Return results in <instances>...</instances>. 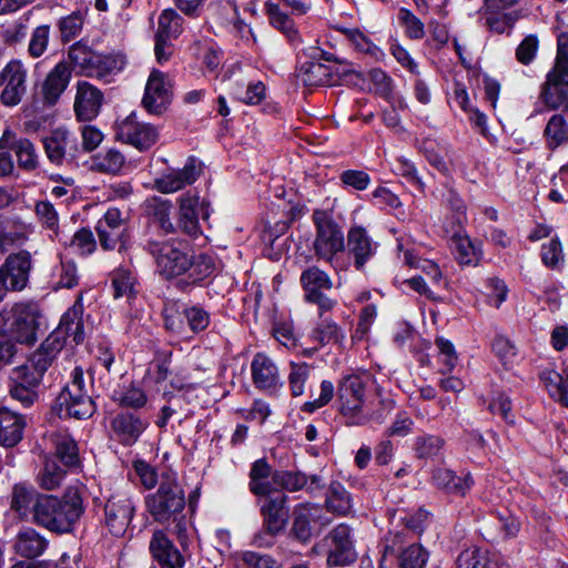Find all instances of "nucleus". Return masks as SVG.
I'll list each match as a JSON object with an SVG mask.
<instances>
[{"instance_id": "obj_1", "label": "nucleus", "mask_w": 568, "mask_h": 568, "mask_svg": "<svg viewBox=\"0 0 568 568\" xmlns=\"http://www.w3.org/2000/svg\"><path fill=\"white\" fill-rule=\"evenodd\" d=\"M84 513L83 499L74 488H68L61 498L41 495L34 504L33 523L55 534H68Z\"/></svg>"}, {"instance_id": "obj_2", "label": "nucleus", "mask_w": 568, "mask_h": 568, "mask_svg": "<svg viewBox=\"0 0 568 568\" xmlns=\"http://www.w3.org/2000/svg\"><path fill=\"white\" fill-rule=\"evenodd\" d=\"M145 505L154 521L173 524L179 535L186 530L185 493L174 476L163 475L156 491L146 497Z\"/></svg>"}, {"instance_id": "obj_3", "label": "nucleus", "mask_w": 568, "mask_h": 568, "mask_svg": "<svg viewBox=\"0 0 568 568\" xmlns=\"http://www.w3.org/2000/svg\"><path fill=\"white\" fill-rule=\"evenodd\" d=\"M144 250L153 257L158 273L165 280L185 274L191 265L190 253L178 240H149Z\"/></svg>"}, {"instance_id": "obj_4", "label": "nucleus", "mask_w": 568, "mask_h": 568, "mask_svg": "<svg viewBox=\"0 0 568 568\" xmlns=\"http://www.w3.org/2000/svg\"><path fill=\"white\" fill-rule=\"evenodd\" d=\"M71 377L57 398L58 413L60 417L89 418L95 412V405L89 394L83 371L75 367Z\"/></svg>"}, {"instance_id": "obj_5", "label": "nucleus", "mask_w": 568, "mask_h": 568, "mask_svg": "<svg viewBox=\"0 0 568 568\" xmlns=\"http://www.w3.org/2000/svg\"><path fill=\"white\" fill-rule=\"evenodd\" d=\"M312 221L316 229L313 250L315 255L331 265L337 253L345 250L344 233L333 215L325 210H315Z\"/></svg>"}, {"instance_id": "obj_6", "label": "nucleus", "mask_w": 568, "mask_h": 568, "mask_svg": "<svg viewBox=\"0 0 568 568\" xmlns=\"http://www.w3.org/2000/svg\"><path fill=\"white\" fill-rule=\"evenodd\" d=\"M68 57L83 75L98 79L116 73L124 65V60L120 55L98 53L82 42L72 44Z\"/></svg>"}, {"instance_id": "obj_7", "label": "nucleus", "mask_w": 568, "mask_h": 568, "mask_svg": "<svg viewBox=\"0 0 568 568\" xmlns=\"http://www.w3.org/2000/svg\"><path fill=\"white\" fill-rule=\"evenodd\" d=\"M32 254L27 250L10 253L0 264V304L9 293H21L30 285Z\"/></svg>"}, {"instance_id": "obj_8", "label": "nucleus", "mask_w": 568, "mask_h": 568, "mask_svg": "<svg viewBox=\"0 0 568 568\" xmlns=\"http://www.w3.org/2000/svg\"><path fill=\"white\" fill-rule=\"evenodd\" d=\"M41 320L42 311L37 302L29 300L14 303L9 331L17 343L33 345L38 341Z\"/></svg>"}, {"instance_id": "obj_9", "label": "nucleus", "mask_w": 568, "mask_h": 568, "mask_svg": "<svg viewBox=\"0 0 568 568\" xmlns=\"http://www.w3.org/2000/svg\"><path fill=\"white\" fill-rule=\"evenodd\" d=\"M300 282L305 301L318 306L321 317L335 307L336 301L326 294L332 290L333 281L325 271L316 265L308 266L301 273Z\"/></svg>"}, {"instance_id": "obj_10", "label": "nucleus", "mask_w": 568, "mask_h": 568, "mask_svg": "<svg viewBox=\"0 0 568 568\" xmlns=\"http://www.w3.org/2000/svg\"><path fill=\"white\" fill-rule=\"evenodd\" d=\"M368 382V374H349L342 377L337 387V400L339 412L344 416H353L362 409Z\"/></svg>"}, {"instance_id": "obj_11", "label": "nucleus", "mask_w": 568, "mask_h": 568, "mask_svg": "<svg viewBox=\"0 0 568 568\" xmlns=\"http://www.w3.org/2000/svg\"><path fill=\"white\" fill-rule=\"evenodd\" d=\"M135 510L133 498L126 491L112 494L105 505V525L113 536H122L131 523Z\"/></svg>"}, {"instance_id": "obj_12", "label": "nucleus", "mask_w": 568, "mask_h": 568, "mask_svg": "<svg viewBox=\"0 0 568 568\" xmlns=\"http://www.w3.org/2000/svg\"><path fill=\"white\" fill-rule=\"evenodd\" d=\"M27 68L20 60H11L0 72L1 102L13 106L21 102L27 92Z\"/></svg>"}, {"instance_id": "obj_13", "label": "nucleus", "mask_w": 568, "mask_h": 568, "mask_svg": "<svg viewBox=\"0 0 568 568\" xmlns=\"http://www.w3.org/2000/svg\"><path fill=\"white\" fill-rule=\"evenodd\" d=\"M115 138L139 151H146L158 141L159 131L152 124L136 121L135 113L132 112L118 124Z\"/></svg>"}, {"instance_id": "obj_14", "label": "nucleus", "mask_w": 568, "mask_h": 568, "mask_svg": "<svg viewBox=\"0 0 568 568\" xmlns=\"http://www.w3.org/2000/svg\"><path fill=\"white\" fill-rule=\"evenodd\" d=\"M172 99V85L168 77L153 70L148 79L145 92L142 99L144 109L151 114H162Z\"/></svg>"}, {"instance_id": "obj_15", "label": "nucleus", "mask_w": 568, "mask_h": 568, "mask_svg": "<svg viewBox=\"0 0 568 568\" xmlns=\"http://www.w3.org/2000/svg\"><path fill=\"white\" fill-rule=\"evenodd\" d=\"M149 427V420L138 410L119 412L111 420L115 439L123 446H132Z\"/></svg>"}, {"instance_id": "obj_16", "label": "nucleus", "mask_w": 568, "mask_h": 568, "mask_svg": "<svg viewBox=\"0 0 568 568\" xmlns=\"http://www.w3.org/2000/svg\"><path fill=\"white\" fill-rule=\"evenodd\" d=\"M331 540V548L327 555L328 566H346L357 558L352 528L346 524L337 525L326 537Z\"/></svg>"}, {"instance_id": "obj_17", "label": "nucleus", "mask_w": 568, "mask_h": 568, "mask_svg": "<svg viewBox=\"0 0 568 568\" xmlns=\"http://www.w3.org/2000/svg\"><path fill=\"white\" fill-rule=\"evenodd\" d=\"M260 496L264 497L261 505L264 527L271 534H280L288 520L287 495L273 489L272 493Z\"/></svg>"}, {"instance_id": "obj_18", "label": "nucleus", "mask_w": 568, "mask_h": 568, "mask_svg": "<svg viewBox=\"0 0 568 568\" xmlns=\"http://www.w3.org/2000/svg\"><path fill=\"white\" fill-rule=\"evenodd\" d=\"M100 245L103 250H114L118 244L123 246L126 232L125 219L116 207H110L95 226Z\"/></svg>"}, {"instance_id": "obj_19", "label": "nucleus", "mask_w": 568, "mask_h": 568, "mask_svg": "<svg viewBox=\"0 0 568 568\" xmlns=\"http://www.w3.org/2000/svg\"><path fill=\"white\" fill-rule=\"evenodd\" d=\"M104 95L97 87L88 81H79L74 98V113L79 121L94 120L103 105Z\"/></svg>"}, {"instance_id": "obj_20", "label": "nucleus", "mask_w": 568, "mask_h": 568, "mask_svg": "<svg viewBox=\"0 0 568 568\" xmlns=\"http://www.w3.org/2000/svg\"><path fill=\"white\" fill-rule=\"evenodd\" d=\"M202 173L201 163L189 158L183 169L171 170L154 180V187L161 193H173L193 184Z\"/></svg>"}, {"instance_id": "obj_21", "label": "nucleus", "mask_w": 568, "mask_h": 568, "mask_svg": "<svg viewBox=\"0 0 568 568\" xmlns=\"http://www.w3.org/2000/svg\"><path fill=\"white\" fill-rule=\"evenodd\" d=\"M347 252L354 258V266L363 271L365 264L374 256L376 244L373 243L367 231L359 225H354L347 233Z\"/></svg>"}, {"instance_id": "obj_22", "label": "nucleus", "mask_w": 568, "mask_h": 568, "mask_svg": "<svg viewBox=\"0 0 568 568\" xmlns=\"http://www.w3.org/2000/svg\"><path fill=\"white\" fill-rule=\"evenodd\" d=\"M43 148L51 163L61 165L67 156L73 159L78 151L75 139L68 130L55 129L43 139Z\"/></svg>"}, {"instance_id": "obj_23", "label": "nucleus", "mask_w": 568, "mask_h": 568, "mask_svg": "<svg viewBox=\"0 0 568 568\" xmlns=\"http://www.w3.org/2000/svg\"><path fill=\"white\" fill-rule=\"evenodd\" d=\"M150 551L160 568H183L185 564L182 554L162 530L153 532Z\"/></svg>"}, {"instance_id": "obj_24", "label": "nucleus", "mask_w": 568, "mask_h": 568, "mask_svg": "<svg viewBox=\"0 0 568 568\" xmlns=\"http://www.w3.org/2000/svg\"><path fill=\"white\" fill-rule=\"evenodd\" d=\"M82 312V304L80 302L74 303L62 315L58 328L49 337H57L63 344L68 339H71L75 345L81 344L84 341Z\"/></svg>"}, {"instance_id": "obj_25", "label": "nucleus", "mask_w": 568, "mask_h": 568, "mask_svg": "<svg viewBox=\"0 0 568 568\" xmlns=\"http://www.w3.org/2000/svg\"><path fill=\"white\" fill-rule=\"evenodd\" d=\"M0 150H12L19 168L24 171H32L38 166V154L31 141L18 139L10 130H6L0 138Z\"/></svg>"}, {"instance_id": "obj_26", "label": "nucleus", "mask_w": 568, "mask_h": 568, "mask_svg": "<svg viewBox=\"0 0 568 568\" xmlns=\"http://www.w3.org/2000/svg\"><path fill=\"white\" fill-rule=\"evenodd\" d=\"M28 417L9 407L0 408V445L13 447L19 444L23 437V430L27 426Z\"/></svg>"}, {"instance_id": "obj_27", "label": "nucleus", "mask_w": 568, "mask_h": 568, "mask_svg": "<svg viewBox=\"0 0 568 568\" xmlns=\"http://www.w3.org/2000/svg\"><path fill=\"white\" fill-rule=\"evenodd\" d=\"M72 75V69L65 61L59 62L45 77L41 92L47 104L57 103L61 94L68 88Z\"/></svg>"}, {"instance_id": "obj_28", "label": "nucleus", "mask_w": 568, "mask_h": 568, "mask_svg": "<svg viewBox=\"0 0 568 568\" xmlns=\"http://www.w3.org/2000/svg\"><path fill=\"white\" fill-rule=\"evenodd\" d=\"M540 99L554 110L568 102V80L561 71L551 69L548 72Z\"/></svg>"}, {"instance_id": "obj_29", "label": "nucleus", "mask_w": 568, "mask_h": 568, "mask_svg": "<svg viewBox=\"0 0 568 568\" xmlns=\"http://www.w3.org/2000/svg\"><path fill=\"white\" fill-rule=\"evenodd\" d=\"M251 371L253 383L260 389L275 388L281 384L277 366L270 356L263 353L255 354L251 363Z\"/></svg>"}, {"instance_id": "obj_30", "label": "nucleus", "mask_w": 568, "mask_h": 568, "mask_svg": "<svg viewBox=\"0 0 568 568\" xmlns=\"http://www.w3.org/2000/svg\"><path fill=\"white\" fill-rule=\"evenodd\" d=\"M432 483L438 489L456 496H465L473 487L474 479L468 473L464 477L457 476L455 471L437 467L433 470Z\"/></svg>"}, {"instance_id": "obj_31", "label": "nucleus", "mask_w": 568, "mask_h": 568, "mask_svg": "<svg viewBox=\"0 0 568 568\" xmlns=\"http://www.w3.org/2000/svg\"><path fill=\"white\" fill-rule=\"evenodd\" d=\"M62 347L63 343L58 341L57 337H48L22 365L28 367L31 372L38 373L43 378L44 373L50 367Z\"/></svg>"}, {"instance_id": "obj_32", "label": "nucleus", "mask_w": 568, "mask_h": 568, "mask_svg": "<svg viewBox=\"0 0 568 568\" xmlns=\"http://www.w3.org/2000/svg\"><path fill=\"white\" fill-rule=\"evenodd\" d=\"M318 508L310 504H300L293 510L291 536L301 544H307L313 537L312 523Z\"/></svg>"}, {"instance_id": "obj_33", "label": "nucleus", "mask_w": 568, "mask_h": 568, "mask_svg": "<svg viewBox=\"0 0 568 568\" xmlns=\"http://www.w3.org/2000/svg\"><path fill=\"white\" fill-rule=\"evenodd\" d=\"M49 540L34 528H24L16 537L13 545L16 554L23 558L33 559L47 550Z\"/></svg>"}, {"instance_id": "obj_34", "label": "nucleus", "mask_w": 568, "mask_h": 568, "mask_svg": "<svg viewBox=\"0 0 568 568\" xmlns=\"http://www.w3.org/2000/svg\"><path fill=\"white\" fill-rule=\"evenodd\" d=\"M41 495L31 486L22 483L16 484L11 493V509L22 520L28 519L30 516L33 518L34 504Z\"/></svg>"}, {"instance_id": "obj_35", "label": "nucleus", "mask_w": 568, "mask_h": 568, "mask_svg": "<svg viewBox=\"0 0 568 568\" xmlns=\"http://www.w3.org/2000/svg\"><path fill=\"white\" fill-rule=\"evenodd\" d=\"M197 205V196L183 195L180 199V210L175 230L178 229L190 236H197L201 233Z\"/></svg>"}, {"instance_id": "obj_36", "label": "nucleus", "mask_w": 568, "mask_h": 568, "mask_svg": "<svg viewBox=\"0 0 568 568\" xmlns=\"http://www.w3.org/2000/svg\"><path fill=\"white\" fill-rule=\"evenodd\" d=\"M296 77L298 81L307 87L331 85L333 83L331 69L313 60L302 63L297 69Z\"/></svg>"}, {"instance_id": "obj_37", "label": "nucleus", "mask_w": 568, "mask_h": 568, "mask_svg": "<svg viewBox=\"0 0 568 568\" xmlns=\"http://www.w3.org/2000/svg\"><path fill=\"white\" fill-rule=\"evenodd\" d=\"M54 456L64 467H73L79 464V450L75 440L64 433H52L49 437Z\"/></svg>"}, {"instance_id": "obj_38", "label": "nucleus", "mask_w": 568, "mask_h": 568, "mask_svg": "<svg viewBox=\"0 0 568 568\" xmlns=\"http://www.w3.org/2000/svg\"><path fill=\"white\" fill-rule=\"evenodd\" d=\"M266 7L271 24L285 36L291 44H300L302 39L294 20L287 13L281 11L278 4L267 3Z\"/></svg>"}, {"instance_id": "obj_39", "label": "nucleus", "mask_w": 568, "mask_h": 568, "mask_svg": "<svg viewBox=\"0 0 568 568\" xmlns=\"http://www.w3.org/2000/svg\"><path fill=\"white\" fill-rule=\"evenodd\" d=\"M271 465L265 458L255 460L250 470V490L253 495H267L272 493L273 485L267 479L273 478Z\"/></svg>"}, {"instance_id": "obj_40", "label": "nucleus", "mask_w": 568, "mask_h": 568, "mask_svg": "<svg viewBox=\"0 0 568 568\" xmlns=\"http://www.w3.org/2000/svg\"><path fill=\"white\" fill-rule=\"evenodd\" d=\"M546 148L555 151L568 143V122L562 114H554L547 122L542 132Z\"/></svg>"}, {"instance_id": "obj_41", "label": "nucleus", "mask_w": 568, "mask_h": 568, "mask_svg": "<svg viewBox=\"0 0 568 568\" xmlns=\"http://www.w3.org/2000/svg\"><path fill=\"white\" fill-rule=\"evenodd\" d=\"M539 377L549 396L568 407V375L564 376L555 369L546 368L540 372Z\"/></svg>"}, {"instance_id": "obj_42", "label": "nucleus", "mask_w": 568, "mask_h": 568, "mask_svg": "<svg viewBox=\"0 0 568 568\" xmlns=\"http://www.w3.org/2000/svg\"><path fill=\"white\" fill-rule=\"evenodd\" d=\"M111 284L113 297H125L129 302L134 300L139 293L138 281L133 272L128 268L119 267L111 274Z\"/></svg>"}, {"instance_id": "obj_43", "label": "nucleus", "mask_w": 568, "mask_h": 568, "mask_svg": "<svg viewBox=\"0 0 568 568\" xmlns=\"http://www.w3.org/2000/svg\"><path fill=\"white\" fill-rule=\"evenodd\" d=\"M190 266L186 267L189 281H180L179 285L197 284L209 277L215 270L214 258L207 254L189 255Z\"/></svg>"}, {"instance_id": "obj_44", "label": "nucleus", "mask_w": 568, "mask_h": 568, "mask_svg": "<svg viewBox=\"0 0 568 568\" xmlns=\"http://www.w3.org/2000/svg\"><path fill=\"white\" fill-rule=\"evenodd\" d=\"M172 203L159 196H153L145 201L146 214L166 233L175 232L170 213Z\"/></svg>"}, {"instance_id": "obj_45", "label": "nucleus", "mask_w": 568, "mask_h": 568, "mask_svg": "<svg viewBox=\"0 0 568 568\" xmlns=\"http://www.w3.org/2000/svg\"><path fill=\"white\" fill-rule=\"evenodd\" d=\"M325 504L328 511L345 516L352 509V497L341 483L333 481L329 485Z\"/></svg>"}, {"instance_id": "obj_46", "label": "nucleus", "mask_w": 568, "mask_h": 568, "mask_svg": "<svg viewBox=\"0 0 568 568\" xmlns=\"http://www.w3.org/2000/svg\"><path fill=\"white\" fill-rule=\"evenodd\" d=\"M183 18L173 9H165L159 17L155 38L176 39L182 32Z\"/></svg>"}, {"instance_id": "obj_47", "label": "nucleus", "mask_w": 568, "mask_h": 568, "mask_svg": "<svg viewBox=\"0 0 568 568\" xmlns=\"http://www.w3.org/2000/svg\"><path fill=\"white\" fill-rule=\"evenodd\" d=\"M65 473V469L58 464L55 458L47 457L43 468L38 475V483L41 488L45 490H53L61 486Z\"/></svg>"}, {"instance_id": "obj_48", "label": "nucleus", "mask_w": 568, "mask_h": 568, "mask_svg": "<svg viewBox=\"0 0 568 568\" xmlns=\"http://www.w3.org/2000/svg\"><path fill=\"white\" fill-rule=\"evenodd\" d=\"M457 568H503V565L490 558L478 548L466 549L457 558Z\"/></svg>"}, {"instance_id": "obj_49", "label": "nucleus", "mask_w": 568, "mask_h": 568, "mask_svg": "<svg viewBox=\"0 0 568 568\" xmlns=\"http://www.w3.org/2000/svg\"><path fill=\"white\" fill-rule=\"evenodd\" d=\"M445 446V439L437 435L424 434L417 436L414 442L415 456L418 459L437 457Z\"/></svg>"}, {"instance_id": "obj_50", "label": "nucleus", "mask_w": 568, "mask_h": 568, "mask_svg": "<svg viewBox=\"0 0 568 568\" xmlns=\"http://www.w3.org/2000/svg\"><path fill=\"white\" fill-rule=\"evenodd\" d=\"M311 337L321 346H324L329 343H342L345 335L342 328L331 318H322L312 331Z\"/></svg>"}, {"instance_id": "obj_51", "label": "nucleus", "mask_w": 568, "mask_h": 568, "mask_svg": "<svg viewBox=\"0 0 568 568\" xmlns=\"http://www.w3.org/2000/svg\"><path fill=\"white\" fill-rule=\"evenodd\" d=\"M125 164V156L115 149L98 153L93 158V165L101 173L118 174Z\"/></svg>"}, {"instance_id": "obj_52", "label": "nucleus", "mask_w": 568, "mask_h": 568, "mask_svg": "<svg viewBox=\"0 0 568 568\" xmlns=\"http://www.w3.org/2000/svg\"><path fill=\"white\" fill-rule=\"evenodd\" d=\"M429 558L428 551L419 544H412L398 555L399 568H425Z\"/></svg>"}, {"instance_id": "obj_53", "label": "nucleus", "mask_w": 568, "mask_h": 568, "mask_svg": "<svg viewBox=\"0 0 568 568\" xmlns=\"http://www.w3.org/2000/svg\"><path fill=\"white\" fill-rule=\"evenodd\" d=\"M273 484L288 491H297L307 485V476L302 471L275 470Z\"/></svg>"}, {"instance_id": "obj_54", "label": "nucleus", "mask_w": 568, "mask_h": 568, "mask_svg": "<svg viewBox=\"0 0 568 568\" xmlns=\"http://www.w3.org/2000/svg\"><path fill=\"white\" fill-rule=\"evenodd\" d=\"M291 371L288 374V384L291 393L294 397L301 396L304 393L305 383L310 376L311 366L306 363H291Z\"/></svg>"}, {"instance_id": "obj_55", "label": "nucleus", "mask_w": 568, "mask_h": 568, "mask_svg": "<svg viewBox=\"0 0 568 568\" xmlns=\"http://www.w3.org/2000/svg\"><path fill=\"white\" fill-rule=\"evenodd\" d=\"M50 39V26L42 24L37 27L30 38L28 54L31 58H40L47 51Z\"/></svg>"}, {"instance_id": "obj_56", "label": "nucleus", "mask_w": 568, "mask_h": 568, "mask_svg": "<svg viewBox=\"0 0 568 568\" xmlns=\"http://www.w3.org/2000/svg\"><path fill=\"white\" fill-rule=\"evenodd\" d=\"M182 315L193 333L204 331L211 322L209 312L199 305L185 307Z\"/></svg>"}, {"instance_id": "obj_57", "label": "nucleus", "mask_w": 568, "mask_h": 568, "mask_svg": "<svg viewBox=\"0 0 568 568\" xmlns=\"http://www.w3.org/2000/svg\"><path fill=\"white\" fill-rule=\"evenodd\" d=\"M42 377L34 372H31L28 367L20 365L16 367L10 375V384L17 386L30 387L39 390Z\"/></svg>"}, {"instance_id": "obj_58", "label": "nucleus", "mask_w": 568, "mask_h": 568, "mask_svg": "<svg viewBox=\"0 0 568 568\" xmlns=\"http://www.w3.org/2000/svg\"><path fill=\"white\" fill-rule=\"evenodd\" d=\"M83 18L82 14L77 11L70 16L60 20L59 28L61 32V39L63 42H69L75 38L82 30Z\"/></svg>"}, {"instance_id": "obj_59", "label": "nucleus", "mask_w": 568, "mask_h": 568, "mask_svg": "<svg viewBox=\"0 0 568 568\" xmlns=\"http://www.w3.org/2000/svg\"><path fill=\"white\" fill-rule=\"evenodd\" d=\"M339 180L344 186L356 191L366 190L371 183V176L362 170H345L339 174Z\"/></svg>"}, {"instance_id": "obj_60", "label": "nucleus", "mask_w": 568, "mask_h": 568, "mask_svg": "<svg viewBox=\"0 0 568 568\" xmlns=\"http://www.w3.org/2000/svg\"><path fill=\"white\" fill-rule=\"evenodd\" d=\"M116 400L119 402V405L134 408L136 410L146 404L148 397L142 388L131 386L120 393Z\"/></svg>"}, {"instance_id": "obj_61", "label": "nucleus", "mask_w": 568, "mask_h": 568, "mask_svg": "<svg viewBox=\"0 0 568 568\" xmlns=\"http://www.w3.org/2000/svg\"><path fill=\"white\" fill-rule=\"evenodd\" d=\"M541 260L548 267H557L564 261L561 243L557 239H551L541 246Z\"/></svg>"}, {"instance_id": "obj_62", "label": "nucleus", "mask_w": 568, "mask_h": 568, "mask_svg": "<svg viewBox=\"0 0 568 568\" xmlns=\"http://www.w3.org/2000/svg\"><path fill=\"white\" fill-rule=\"evenodd\" d=\"M78 268L73 261L62 260L60 264L57 288H72L78 285Z\"/></svg>"}, {"instance_id": "obj_63", "label": "nucleus", "mask_w": 568, "mask_h": 568, "mask_svg": "<svg viewBox=\"0 0 568 568\" xmlns=\"http://www.w3.org/2000/svg\"><path fill=\"white\" fill-rule=\"evenodd\" d=\"M539 41L535 34L524 38L516 49V58L521 64H529L536 57Z\"/></svg>"}, {"instance_id": "obj_64", "label": "nucleus", "mask_w": 568, "mask_h": 568, "mask_svg": "<svg viewBox=\"0 0 568 568\" xmlns=\"http://www.w3.org/2000/svg\"><path fill=\"white\" fill-rule=\"evenodd\" d=\"M552 69L561 71L568 80V32H561L557 37V54Z\"/></svg>"}]
</instances>
